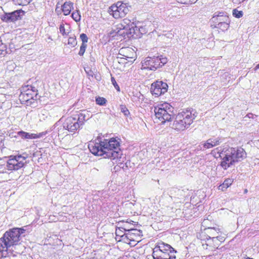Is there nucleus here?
Masks as SVG:
<instances>
[{
  "label": "nucleus",
  "instance_id": "nucleus-11",
  "mask_svg": "<svg viewBox=\"0 0 259 259\" xmlns=\"http://www.w3.org/2000/svg\"><path fill=\"white\" fill-rule=\"evenodd\" d=\"M64 130L69 132H75L80 128L79 124L76 119V117L70 116L66 118L63 123Z\"/></svg>",
  "mask_w": 259,
  "mask_h": 259
},
{
  "label": "nucleus",
  "instance_id": "nucleus-19",
  "mask_svg": "<svg viewBox=\"0 0 259 259\" xmlns=\"http://www.w3.org/2000/svg\"><path fill=\"white\" fill-rule=\"evenodd\" d=\"M132 222H134L131 220H127L126 222L124 221H119L117 223V225L119 226V228H122L125 233H126L130 232L133 229V228L130 227Z\"/></svg>",
  "mask_w": 259,
  "mask_h": 259
},
{
  "label": "nucleus",
  "instance_id": "nucleus-34",
  "mask_svg": "<svg viewBox=\"0 0 259 259\" xmlns=\"http://www.w3.org/2000/svg\"><path fill=\"white\" fill-rule=\"evenodd\" d=\"M68 44L73 47H75L77 45V41L75 36L69 37Z\"/></svg>",
  "mask_w": 259,
  "mask_h": 259
},
{
  "label": "nucleus",
  "instance_id": "nucleus-6",
  "mask_svg": "<svg viewBox=\"0 0 259 259\" xmlns=\"http://www.w3.org/2000/svg\"><path fill=\"white\" fill-rule=\"evenodd\" d=\"M173 108L167 103H164L154 107L156 118L162 124L169 122L172 118Z\"/></svg>",
  "mask_w": 259,
  "mask_h": 259
},
{
  "label": "nucleus",
  "instance_id": "nucleus-14",
  "mask_svg": "<svg viewBox=\"0 0 259 259\" xmlns=\"http://www.w3.org/2000/svg\"><path fill=\"white\" fill-rule=\"evenodd\" d=\"M211 20L213 23L212 24H216L221 22H230L229 17L223 12L215 13Z\"/></svg>",
  "mask_w": 259,
  "mask_h": 259
},
{
  "label": "nucleus",
  "instance_id": "nucleus-16",
  "mask_svg": "<svg viewBox=\"0 0 259 259\" xmlns=\"http://www.w3.org/2000/svg\"><path fill=\"white\" fill-rule=\"evenodd\" d=\"M75 117H76V119L77 120V122L81 128L85 122L87 121L91 117V116H90V114L88 113V111H83L79 114H77L75 116Z\"/></svg>",
  "mask_w": 259,
  "mask_h": 259
},
{
  "label": "nucleus",
  "instance_id": "nucleus-9",
  "mask_svg": "<svg viewBox=\"0 0 259 259\" xmlns=\"http://www.w3.org/2000/svg\"><path fill=\"white\" fill-rule=\"evenodd\" d=\"M25 88H23V92L19 95V99L22 104H26L27 106L31 105L36 100L37 94H35V95L33 96L31 93V91L29 89H27L25 91Z\"/></svg>",
  "mask_w": 259,
  "mask_h": 259
},
{
  "label": "nucleus",
  "instance_id": "nucleus-26",
  "mask_svg": "<svg viewBox=\"0 0 259 259\" xmlns=\"http://www.w3.org/2000/svg\"><path fill=\"white\" fill-rule=\"evenodd\" d=\"M233 182V181L232 179H226L224 181V183L219 186V189L223 191H225L227 189V188H228L231 185Z\"/></svg>",
  "mask_w": 259,
  "mask_h": 259
},
{
  "label": "nucleus",
  "instance_id": "nucleus-20",
  "mask_svg": "<svg viewBox=\"0 0 259 259\" xmlns=\"http://www.w3.org/2000/svg\"><path fill=\"white\" fill-rule=\"evenodd\" d=\"M72 9H73V3L70 1L65 2L62 6V11L65 16L69 15Z\"/></svg>",
  "mask_w": 259,
  "mask_h": 259
},
{
  "label": "nucleus",
  "instance_id": "nucleus-45",
  "mask_svg": "<svg viewBox=\"0 0 259 259\" xmlns=\"http://www.w3.org/2000/svg\"><path fill=\"white\" fill-rule=\"evenodd\" d=\"M111 82H112V83L113 84V85H114V87L115 88V89L117 91H119V87L118 85L117 84V83H116V81L115 78L113 77H111Z\"/></svg>",
  "mask_w": 259,
  "mask_h": 259
},
{
  "label": "nucleus",
  "instance_id": "nucleus-32",
  "mask_svg": "<svg viewBox=\"0 0 259 259\" xmlns=\"http://www.w3.org/2000/svg\"><path fill=\"white\" fill-rule=\"evenodd\" d=\"M96 102L100 106H104L106 104L107 100L103 97H98L96 98Z\"/></svg>",
  "mask_w": 259,
  "mask_h": 259
},
{
  "label": "nucleus",
  "instance_id": "nucleus-44",
  "mask_svg": "<svg viewBox=\"0 0 259 259\" xmlns=\"http://www.w3.org/2000/svg\"><path fill=\"white\" fill-rule=\"evenodd\" d=\"M138 31H139V36L140 35H142L146 33V30L145 27H143L142 26H139V28H138Z\"/></svg>",
  "mask_w": 259,
  "mask_h": 259
},
{
  "label": "nucleus",
  "instance_id": "nucleus-7",
  "mask_svg": "<svg viewBox=\"0 0 259 259\" xmlns=\"http://www.w3.org/2000/svg\"><path fill=\"white\" fill-rule=\"evenodd\" d=\"M167 62V58L160 56L147 57L142 62V69H149L155 71L161 67Z\"/></svg>",
  "mask_w": 259,
  "mask_h": 259
},
{
  "label": "nucleus",
  "instance_id": "nucleus-33",
  "mask_svg": "<svg viewBox=\"0 0 259 259\" xmlns=\"http://www.w3.org/2000/svg\"><path fill=\"white\" fill-rule=\"evenodd\" d=\"M120 110L126 117L128 116L130 114L129 110L124 105H121L120 106Z\"/></svg>",
  "mask_w": 259,
  "mask_h": 259
},
{
  "label": "nucleus",
  "instance_id": "nucleus-13",
  "mask_svg": "<svg viewBox=\"0 0 259 259\" xmlns=\"http://www.w3.org/2000/svg\"><path fill=\"white\" fill-rule=\"evenodd\" d=\"M23 167V163L15 157H10L7 161L6 169L9 170H17Z\"/></svg>",
  "mask_w": 259,
  "mask_h": 259
},
{
  "label": "nucleus",
  "instance_id": "nucleus-41",
  "mask_svg": "<svg viewBox=\"0 0 259 259\" xmlns=\"http://www.w3.org/2000/svg\"><path fill=\"white\" fill-rule=\"evenodd\" d=\"M84 70H85L86 73L87 74V75L88 76V77L90 79H91L90 78L91 77L93 78L95 72H94L92 69H91L89 68H88L87 69H84Z\"/></svg>",
  "mask_w": 259,
  "mask_h": 259
},
{
  "label": "nucleus",
  "instance_id": "nucleus-24",
  "mask_svg": "<svg viewBox=\"0 0 259 259\" xmlns=\"http://www.w3.org/2000/svg\"><path fill=\"white\" fill-rule=\"evenodd\" d=\"M206 231L208 234L210 235V236H209L210 238H215L217 234H219L220 232V229L217 228H208L206 229Z\"/></svg>",
  "mask_w": 259,
  "mask_h": 259
},
{
  "label": "nucleus",
  "instance_id": "nucleus-37",
  "mask_svg": "<svg viewBox=\"0 0 259 259\" xmlns=\"http://www.w3.org/2000/svg\"><path fill=\"white\" fill-rule=\"evenodd\" d=\"M233 15L236 18H239L243 16V12L241 11L234 9L233 11Z\"/></svg>",
  "mask_w": 259,
  "mask_h": 259
},
{
  "label": "nucleus",
  "instance_id": "nucleus-50",
  "mask_svg": "<svg viewBox=\"0 0 259 259\" xmlns=\"http://www.w3.org/2000/svg\"><path fill=\"white\" fill-rule=\"evenodd\" d=\"M244 259H253L252 258H250L249 257H245Z\"/></svg>",
  "mask_w": 259,
  "mask_h": 259
},
{
  "label": "nucleus",
  "instance_id": "nucleus-47",
  "mask_svg": "<svg viewBox=\"0 0 259 259\" xmlns=\"http://www.w3.org/2000/svg\"><path fill=\"white\" fill-rule=\"evenodd\" d=\"M26 88L29 89V90L31 91V93H32L33 95V96L35 95V91H36V89L35 87H33L32 86H27Z\"/></svg>",
  "mask_w": 259,
  "mask_h": 259
},
{
  "label": "nucleus",
  "instance_id": "nucleus-51",
  "mask_svg": "<svg viewBox=\"0 0 259 259\" xmlns=\"http://www.w3.org/2000/svg\"><path fill=\"white\" fill-rule=\"evenodd\" d=\"M16 253H18V254H20V252H15Z\"/></svg>",
  "mask_w": 259,
  "mask_h": 259
},
{
  "label": "nucleus",
  "instance_id": "nucleus-35",
  "mask_svg": "<svg viewBox=\"0 0 259 259\" xmlns=\"http://www.w3.org/2000/svg\"><path fill=\"white\" fill-rule=\"evenodd\" d=\"M7 53V46L5 44L0 45V56H5Z\"/></svg>",
  "mask_w": 259,
  "mask_h": 259
},
{
  "label": "nucleus",
  "instance_id": "nucleus-18",
  "mask_svg": "<svg viewBox=\"0 0 259 259\" xmlns=\"http://www.w3.org/2000/svg\"><path fill=\"white\" fill-rule=\"evenodd\" d=\"M108 35L110 37L115 38L116 37L121 36L125 37L126 34L125 32L124 31H123L121 29V28L119 26V25H118V27H117L115 29H112L109 32Z\"/></svg>",
  "mask_w": 259,
  "mask_h": 259
},
{
  "label": "nucleus",
  "instance_id": "nucleus-15",
  "mask_svg": "<svg viewBox=\"0 0 259 259\" xmlns=\"http://www.w3.org/2000/svg\"><path fill=\"white\" fill-rule=\"evenodd\" d=\"M142 236V231L140 230L133 228L130 232L125 233V239L129 241H136L138 238Z\"/></svg>",
  "mask_w": 259,
  "mask_h": 259
},
{
  "label": "nucleus",
  "instance_id": "nucleus-3",
  "mask_svg": "<svg viewBox=\"0 0 259 259\" xmlns=\"http://www.w3.org/2000/svg\"><path fill=\"white\" fill-rule=\"evenodd\" d=\"M25 232L23 228H15L6 231L0 238V245H4L10 250L11 247H14L20 244L22 235Z\"/></svg>",
  "mask_w": 259,
  "mask_h": 259
},
{
  "label": "nucleus",
  "instance_id": "nucleus-38",
  "mask_svg": "<svg viewBox=\"0 0 259 259\" xmlns=\"http://www.w3.org/2000/svg\"><path fill=\"white\" fill-rule=\"evenodd\" d=\"M80 38L82 41L81 44L87 45L88 41V37L85 33H81L80 35Z\"/></svg>",
  "mask_w": 259,
  "mask_h": 259
},
{
  "label": "nucleus",
  "instance_id": "nucleus-8",
  "mask_svg": "<svg viewBox=\"0 0 259 259\" xmlns=\"http://www.w3.org/2000/svg\"><path fill=\"white\" fill-rule=\"evenodd\" d=\"M131 6L127 4L117 2L109 8V12L115 19L124 17L130 11Z\"/></svg>",
  "mask_w": 259,
  "mask_h": 259
},
{
  "label": "nucleus",
  "instance_id": "nucleus-48",
  "mask_svg": "<svg viewBox=\"0 0 259 259\" xmlns=\"http://www.w3.org/2000/svg\"><path fill=\"white\" fill-rule=\"evenodd\" d=\"M215 238L221 242H223L225 240L224 237L217 236Z\"/></svg>",
  "mask_w": 259,
  "mask_h": 259
},
{
  "label": "nucleus",
  "instance_id": "nucleus-10",
  "mask_svg": "<svg viewBox=\"0 0 259 259\" xmlns=\"http://www.w3.org/2000/svg\"><path fill=\"white\" fill-rule=\"evenodd\" d=\"M167 88L166 83L162 81H156L151 84L150 91L153 95L158 97L166 93Z\"/></svg>",
  "mask_w": 259,
  "mask_h": 259
},
{
  "label": "nucleus",
  "instance_id": "nucleus-49",
  "mask_svg": "<svg viewBox=\"0 0 259 259\" xmlns=\"http://www.w3.org/2000/svg\"><path fill=\"white\" fill-rule=\"evenodd\" d=\"M259 69V63L255 67L254 70H257Z\"/></svg>",
  "mask_w": 259,
  "mask_h": 259
},
{
  "label": "nucleus",
  "instance_id": "nucleus-2",
  "mask_svg": "<svg viewBox=\"0 0 259 259\" xmlns=\"http://www.w3.org/2000/svg\"><path fill=\"white\" fill-rule=\"evenodd\" d=\"M215 151L219 155L215 157L222 159L220 165L224 170L242 161L246 156L245 150L239 147H218L214 150V152Z\"/></svg>",
  "mask_w": 259,
  "mask_h": 259
},
{
  "label": "nucleus",
  "instance_id": "nucleus-27",
  "mask_svg": "<svg viewBox=\"0 0 259 259\" xmlns=\"http://www.w3.org/2000/svg\"><path fill=\"white\" fill-rule=\"evenodd\" d=\"M8 250H9L8 248H6L4 247V245L1 246L0 245V258L6 257L9 253ZM10 252L13 256L16 255V254L13 253V251L11 252V250H10Z\"/></svg>",
  "mask_w": 259,
  "mask_h": 259
},
{
  "label": "nucleus",
  "instance_id": "nucleus-12",
  "mask_svg": "<svg viewBox=\"0 0 259 259\" xmlns=\"http://www.w3.org/2000/svg\"><path fill=\"white\" fill-rule=\"evenodd\" d=\"M24 13V11L21 10L14 11L11 13H5L1 16V19L7 23L15 22L18 20L21 19L22 14Z\"/></svg>",
  "mask_w": 259,
  "mask_h": 259
},
{
  "label": "nucleus",
  "instance_id": "nucleus-40",
  "mask_svg": "<svg viewBox=\"0 0 259 259\" xmlns=\"http://www.w3.org/2000/svg\"><path fill=\"white\" fill-rule=\"evenodd\" d=\"M87 47V45L81 44V46L80 47V50H79V51L78 53V55L79 56H82L83 55V54L85 51Z\"/></svg>",
  "mask_w": 259,
  "mask_h": 259
},
{
  "label": "nucleus",
  "instance_id": "nucleus-36",
  "mask_svg": "<svg viewBox=\"0 0 259 259\" xmlns=\"http://www.w3.org/2000/svg\"><path fill=\"white\" fill-rule=\"evenodd\" d=\"M10 157H15L17 159V160H19V161H21L23 163V166H24L25 164L26 163V157L24 156H22L21 155H17L15 156L11 155Z\"/></svg>",
  "mask_w": 259,
  "mask_h": 259
},
{
  "label": "nucleus",
  "instance_id": "nucleus-29",
  "mask_svg": "<svg viewBox=\"0 0 259 259\" xmlns=\"http://www.w3.org/2000/svg\"><path fill=\"white\" fill-rule=\"evenodd\" d=\"M115 234L117 236H119L122 240H125V232L123 233V230L122 228H119V226L117 227Z\"/></svg>",
  "mask_w": 259,
  "mask_h": 259
},
{
  "label": "nucleus",
  "instance_id": "nucleus-25",
  "mask_svg": "<svg viewBox=\"0 0 259 259\" xmlns=\"http://www.w3.org/2000/svg\"><path fill=\"white\" fill-rule=\"evenodd\" d=\"M17 135L23 139H34L35 138L33 134H30L23 131L18 132Z\"/></svg>",
  "mask_w": 259,
  "mask_h": 259
},
{
  "label": "nucleus",
  "instance_id": "nucleus-5",
  "mask_svg": "<svg viewBox=\"0 0 259 259\" xmlns=\"http://www.w3.org/2000/svg\"><path fill=\"white\" fill-rule=\"evenodd\" d=\"M177 251L171 246L163 242L156 243L153 249L154 259H176Z\"/></svg>",
  "mask_w": 259,
  "mask_h": 259
},
{
  "label": "nucleus",
  "instance_id": "nucleus-1",
  "mask_svg": "<svg viewBox=\"0 0 259 259\" xmlns=\"http://www.w3.org/2000/svg\"><path fill=\"white\" fill-rule=\"evenodd\" d=\"M119 139L112 138L103 141L97 139L98 142L89 145L90 151L95 155L103 156L105 158L116 159L120 158Z\"/></svg>",
  "mask_w": 259,
  "mask_h": 259
},
{
  "label": "nucleus",
  "instance_id": "nucleus-42",
  "mask_svg": "<svg viewBox=\"0 0 259 259\" xmlns=\"http://www.w3.org/2000/svg\"><path fill=\"white\" fill-rule=\"evenodd\" d=\"M49 132H50L49 131H46L45 132L40 133L38 134H33V136H35L34 139L40 138L46 135Z\"/></svg>",
  "mask_w": 259,
  "mask_h": 259
},
{
  "label": "nucleus",
  "instance_id": "nucleus-46",
  "mask_svg": "<svg viewBox=\"0 0 259 259\" xmlns=\"http://www.w3.org/2000/svg\"><path fill=\"white\" fill-rule=\"evenodd\" d=\"M93 78H95L98 81L100 80L101 79L100 74H99L97 71L95 72Z\"/></svg>",
  "mask_w": 259,
  "mask_h": 259
},
{
  "label": "nucleus",
  "instance_id": "nucleus-31",
  "mask_svg": "<svg viewBox=\"0 0 259 259\" xmlns=\"http://www.w3.org/2000/svg\"><path fill=\"white\" fill-rule=\"evenodd\" d=\"M257 115L249 113L244 117V120L245 121H248L249 119H251L252 120V122H253V121H257Z\"/></svg>",
  "mask_w": 259,
  "mask_h": 259
},
{
  "label": "nucleus",
  "instance_id": "nucleus-4",
  "mask_svg": "<svg viewBox=\"0 0 259 259\" xmlns=\"http://www.w3.org/2000/svg\"><path fill=\"white\" fill-rule=\"evenodd\" d=\"M190 110H187L186 111H182L179 113L176 116L171 127L177 131H184L188 128L193 122V120L196 117V112Z\"/></svg>",
  "mask_w": 259,
  "mask_h": 259
},
{
  "label": "nucleus",
  "instance_id": "nucleus-21",
  "mask_svg": "<svg viewBox=\"0 0 259 259\" xmlns=\"http://www.w3.org/2000/svg\"><path fill=\"white\" fill-rule=\"evenodd\" d=\"M134 22H132L130 19L125 18L118 25L123 31L126 32L128 31L131 26L134 25Z\"/></svg>",
  "mask_w": 259,
  "mask_h": 259
},
{
  "label": "nucleus",
  "instance_id": "nucleus-28",
  "mask_svg": "<svg viewBox=\"0 0 259 259\" xmlns=\"http://www.w3.org/2000/svg\"><path fill=\"white\" fill-rule=\"evenodd\" d=\"M72 18L76 22H79L81 19V16L78 10L73 12L71 14Z\"/></svg>",
  "mask_w": 259,
  "mask_h": 259
},
{
  "label": "nucleus",
  "instance_id": "nucleus-39",
  "mask_svg": "<svg viewBox=\"0 0 259 259\" xmlns=\"http://www.w3.org/2000/svg\"><path fill=\"white\" fill-rule=\"evenodd\" d=\"M197 0H177L179 3L185 5H189L196 2Z\"/></svg>",
  "mask_w": 259,
  "mask_h": 259
},
{
  "label": "nucleus",
  "instance_id": "nucleus-23",
  "mask_svg": "<svg viewBox=\"0 0 259 259\" xmlns=\"http://www.w3.org/2000/svg\"><path fill=\"white\" fill-rule=\"evenodd\" d=\"M139 26L140 25H137V24L134 23V25L131 26L128 31L125 32L126 35L130 34L133 36L134 34H135L137 36H139V31H138Z\"/></svg>",
  "mask_w": 259,
  "mask_h": 259
},
{
  "label": "nucleus",
  "instance_id": "nucleus-30",
  "mask_svg": "<svg viewBox=\"0 0 259 259\" xmlns=\"http://www.w3.org/2000/svg\"><path fill=\"white\" fill-rule=\"evenodd\" d=\"M31 1L32 0H13L15 5L19 6H26L30 3Z\"/></svg>",
  "mask_w": 259,
  "mask_h": 259
},
{
  "label": "nucleus",
  "instance_id": "nucleus-22",
  "mask_svg": "<svg viewBox=\"0 0 259 259\" xmlns=\"http://www.w3.org/2000/svg\"><path fill=\"white\" fill-rule=\"evenodd\" d=\"M230 22H221L220 23H217L216 24H211L210 27L212 29L218 28L222 31H225L227 30L229 28Z\"/></svg>",
  "mask_w": 259,
  "mask_h": 259
},
{
  "label": "nucleus",
  "instance_id": "nucleus-43",
  "mask_svg": "<svg viewBox=\"0 0 259 259\" xmlns=\"http://www.w3.org/2000/svg\"><path fill=\"white\" fill-rule=\"evenodd\" d=\"M59 30H60V32L61 33H62V34L63 35H67V34L66 33V32H65V27H64V25L63 24H61L60 25V27H59Z\"/></svg>",
  "mask_w": 259,
  "mask_h": 259
},
{
  "label": "nucleus",
  "instance_id": "nucleus-17",
  "mask_svg": "<svg viewBox=\"0 0 259 259\" xmlns=\"http://www.w3.org/2000/svg\"><path fill=\"white\" fill-rule=\"evenodd\" d=\"M222 142V140L220 138H210L203 144V147L205 149H210L220 145Z\"/></svg>",
  "mask_w": 259,
  "mask_h": 259
}]
</instances>
